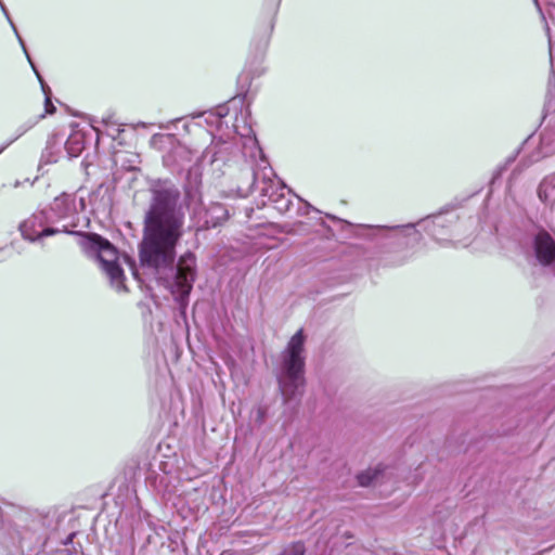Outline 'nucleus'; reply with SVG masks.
Instances as JSON below:
<instances>
[{"instance_id":"12","label":"nucleus","mask_w":555,"mask_h":555,"mask_svg":"<svg viewBox=\"0 0 555 555\" xmlns=\"http://www.w3.org/2000/svg\"><path fill=\"white\" fill-rule=\"evenodd\" d=\"M102 124L106 127V134L112 139H117L119 133L122 131L120 125L113 120L112 116L102 119Z\"/></svg>"},{"instance_id":"24","label":"nucleus","mask_w":555,"mask_h":555,"mask_svg":"<svg viewBox=\"0 0 555 555\" xmlns=\"http://www.w3.org/2000/svg\"><path fill=\"white\" fill-rule=\"evenodd\" d=\"M205 225L206 227H209L210 225V222L208 220H205Z\"/></svg>"},{"instance_id":"9","label":"nucleus","mask_w":555,"mask_h":555,"mask_svg":"<svg viewBox=\"0 0 555 555\" xmlns=\"http://www.w3.org/2000/svg\"><path fill=\"white\" fill-rule=\"evenodd\" d=\"M452 222L453 220L448 219L442 214L433 216L431 219L428 217L421 221V223L424 224V230L439 243L444 241V238L441 237L443 234L442 230L447 229Z\"/></svg>"},{"instance_id":"6","label":"nucleus","mask_w":555,"mask_h":555,"mask_svg":"<svg viewBox=\"0 0 555 555\" xmlns=\"http://www.w3.org/2000/svg\"><path fill=\"white\" fill-rule=\"evenodd\" d=\"M25 240L35 242L43 236L61 233L57 227L51 225L48 211L42 209L34 212L29 218L20 223L18 227Z\"/></svg>"},{"instance_id":"11","label":"nucleus","mask_w":555,"mask_h":555,"mask_svg":"<svg viewBox=\"0 0 555 555\" xmlns=\"http://www.w3.org/2000/svg\"><path fill=\"white\" fill-rule=\"evenodd\" d=\"M555 191V175L544 179L538 190V194L541 201L546 202L554 195Z\"/></svg>"},{"instance_id":"26","label":"nucleus","mask_w":555,"mask_h":555,"mask_svg":"<svg viewBox=\"0 0 555 555\" xmlns=\"http://www.w3.org/2000/svg\"><path fill=\"white\" fill-rule=\"evenodd\" d=\"M275 1H276V3H279L280 0H275Z\"/></svg>"},{"instance_id":"17","label":"nucleus","mask_w":555,"mask_h":555,"mask_svg":"<svg viewBox=\"0 0 555 555\" xmlns=\"http://www.w3.org/2000/svg\"><path fill=\"white\" fill-rule=\"evenodd\" d=\"M264 418H266V409L262 408V406H258L256 409V417H255V422L258 424V425H261L263 422H264Z\"/></svg>"},{"instance_id":"10","label":"nucleus","mask_w":555,"mask_h":555,"mask_svg":"<svg viewBox=\"0 0 555 555\" xmlns=\"http://www.w3.org/2000/svg\"><path fill=\"white\" fill-rule=\"evenodd\" d=\"M384 473V467L382 465H377L375 467H370L366 470L360 473L358 475V481L359 485L362 487H370L372 485H375L378 480L380 475Z\"/></svg>"},{"instance_id":"22","label":"nucleus","mask_w":555,"mask_h":555,"mask_svg":"<svg viewBox=\"0 0 555 555\" xmlns=\"http://www.w3.org/2000/svg\"><path fill=\"white\" fill-rule=\"evenodd\" d=\"M243 79H244V80H247V79H248V77H247V76H244V75L240 76V81H242Z\"/></svg>"},{"instance_id":"13","label":"nucleus","mask_w":555,"mask_h":555,"mask_svg":"<svg viewBox=\"0 0 555 555\" xmlns=\"http://www.w3.org/2000/svg\"><path fill=\"white\" fill-rule=\"evenodd\" d=\"M306 548L301 542L289 545L281 555H305Z\"/></svg>"},{"instance_id":"3","label":"nucleus","mask_w":555,"mask_h":555,"mask_svg":"<svg viewBox=\"0 0 555 555\" xmlns=\"http://www.w3.org/2000/svg\"><path fill=\"white\" fill-rule=\"evenodd\" d=\"M305 334L297 331L281 353V366L278 376L279 388L285 404L297 405L305 388Z\"/></svg>"},{"instance_id":"23","label":"nucleus","mask_w":555,"mask_h":555,"mask_svg":"<svg viewBox=\"0 0 555 555\" xmlns=\"http://www.w3.org/2000/svg\"><path fill=\"white\" fill-rule=\"evenodd\" d=\"M533 1H534L535 5L539 7L538 0H533ZM538 11H541V8H538Z\"/></svg>"},{"instance_id":"20","label":"nucleus","mask_w":555,"mask_h":555,"mask_svg":"<svg viewBox=\"0 0 555 555\" xmlns=\"http://www.w3.org/2000/svg\"><path fill=\"white\" fill-rule=\"evenodd\" d=\"M211 209L216 212H222V215L224 216V209L221 206L217 205V206L212 207Z\"/></svg>"},{"instance_id":"25","label":"nucleus","mask_w":555,"mask_h":555,"mask_svg":"<svg viewBox=\"0 0 555 555\" xmlns=\"http://www.w3.org/2000/svg\"><path fill=\"white\" fill-rule=\"evenodd\" d=\"M79 205H80L81 207H83V201H82V199H79Z\"/></svg>"},{"instance_id":"21","label":"nucleus","mask_w":555,"mask_h":555,"mask_svg":"<svg viewBox=\"0 0 555 555\" xmlns=\"http://www.w3.org/2000/svg\"><path fill=\"white\" fill-rule=\"evenodd\" d=\"M184 152H185V150H184V147H182V146H178V147L176 149V153H178V154H182V153H184Z\"/></svg>"},{"instance_id":"18","label":"nucleus","mask_w":555,"mask_h":555,"mask_svg":"<svg viewBox=\"0 0 555 555\" xmlns=\"http://www.w3.org/2000/svg\"><path fill=\"white\" fill-rule=\"evenodd\" d=\"M34 125H35V122H30V121L22 125L20 127V129H18V133L15 137V139H17L18 137L23 135L25 132H27L30 128H33Z\"/></svg>"},{"instance_id":"1","label":"nucleus","mask_w":555,"mask_h":555,"mask_svg":"<svg viewBox=\"0 0 555 555\" xmlns=\"http://www.w3.org/2000/svg\"><path fill=\"white\" fill-rule=\"evenodd\" d=\"M150 191L152 198L144 218L140 260L184 307L195 280L196 261L195 256L188 253L173 264L185 219L180 190L170 180H156Z\"/></svg>"},{"instance_id":"7","label":"nucleus","mask_w":555,"mask_h":555,"mask_svg":"<svg viewBox=\"0 0 555 555\" xmlns=\"http://www.w3.org/2000/svg\"><path fill=\"white\" fill-rule=\"evenodd\" d=\"M533 251L537 260L548 266L555 260V241L545 230H540L533 237Z\"/></svg>"},{"instance_id":"14","label":"nucleus","mask_w":555,"mask_h":555,"mask_svg":"<svg viewBox=\"0 0 555 555\" xmlns=\"http://www.w3.org/2000/svg\"><path fill=\"white\" fill-rule=\"evenodd\" d=\"M40 83H41L42 90L46 94V101H44L46 113L52 114V113H54L55 107L52 104L51 99H50V93H51L50 88L43 82L42 79H40Z\"/></svg>"},{"instance_id":"2","label":"nucleus","mask_w":555,"mask_h":555,"mask_svg":"<svg viewBox=\"0 0 555 555\" xmlns=\"http://www.w3.org/2000/svg\"><path fill=\"white\" fill-rule=\"evenodd\" d=\"M243 155L245 157V167L242 169L241 183L237 185L238 194L241 196H247L254 190L259 172H261V195L267 196L268 201L271 202L274 208L280 212L288 211L291 199L286 197L284 186L278 188L271 181L270 176L272 175V169L255 138L248 137L245 140Z\"/></svg>"},{"instance_id":"16","label":"nucleus","mask_w":555,"mask_h":555,"mask_svg":"<svg viewBox=\"0 0 555 555\" xmlns=\"http://www.w3.org/2000/svg\"><path fill=\"white\" fill-rule=\"evenodd\" d=\"M392 229H401L406 235L413 234L416 240L421 238V233L415 229V224L413 223H409L402 227H393Z\"/></svg>"},{"instance_id":"5","label":"nucleus","mask_w":555,"mask_h":555,"mask_svg":"<svg viewBox=\"0 0 555 555\" xmlns=\"http://www.w3.org/2000/svg\"><path fill=\"white\" fill-rule=\"evenodd\" d=\"M46 210L51 225L63 222L62 227L59 228L61 232L76 234L79 237L82 235L80 232L73 230L78 225L77 198L75 195L62 194L55 197Z\"/></svg>"},{"instance_id":"4","label":"nucleus","mask_w":555,"mask_h":555,"mask_svg":"<svg viewBox=\"0 0 555 555\" xmlns=\"http://www.w3.org/2000/svg\"><path fill=\"white\" fill-rule=\"evenodd\" d=\"M78 243L86 255L99 260L112 286L118 292L126 291L124 271L120 267V257L117 249L98 234L80 235Z\"/></svg>"},{"instance_id":"19","label":"nucleus","mask_w":555,"mask_h":555,"mask_svg":"<svg viewBox=\"0 0 555 555\" xmlns=\"http://www.w3.org/2000/svg\"><path fill=\"white\" fill-rule=\"evenodd\" d=\"M22 48H23V50H24V52H25V54H26V56H27L28 61H29V62H31V60H30V57H29V54L27 53L26 47L24 46V47H22ZM30 64H31V66H33V68H34V72H37V68H35L34 64H33V63H30ZM36 74H37V76H38L39 80H40V79H42L38 73H36Z\"/></svg>"},{"instance_id":"15","label":"nucleus","mask_w":555,"mask_h":555,"mask_svg":"<svg viewBox=\"0 0 555 555\" xmlns=\"http://www.w3.org/2000/svg\"><path fill=\"white\" fill-rule=\"evenodd\" d=\"M0 8H1V11L3 12L4 16L7 17L8 22L10 23L11 27L13 28V30H14V33H15V35H16L20 43H21V46L24 47V41L21 38V36H20V34H18V31H17L13 21L11 20L10 14L8 12V9L5 8V5L3 4V2L1 0H0Z\"/></svg>"},{"instance_id":"8","label":"nucleus","mask_w":555,"mask_h":555,"mask_svg":"<svg viewBox=\"0 0 555 555\" xmlns=\"http://www.w3.org/2000/svg\"><path fill=\"white\" fill-rule=\"evenodd\" d=\"M233 153V145L228 142L214 143L203 153V162L208 163L214 170H220L222 165L230 162V155Z\"/></svg>"}]
</instances>
